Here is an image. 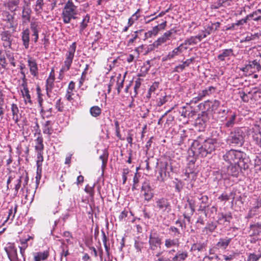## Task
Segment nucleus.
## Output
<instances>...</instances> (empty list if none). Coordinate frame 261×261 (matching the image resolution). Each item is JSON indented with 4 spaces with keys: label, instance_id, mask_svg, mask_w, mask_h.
<instances>
[{
    "label": "nucleus",
    "instance_id": "f03ea898",
    "mask_svg": "<svg viewBox=\"0 0 261 261\" xmlns=\"http://www.w3.org/2000/svg\"><path fill=\"white\" fill-rule=\"evenodd\" d=\"M78 14L77 6L72 0H68L62 9L61 17L64 23H69L72 19H76Z\"/></svg>",
    "mask_w": 261,
    "mask_h": 261
},
{
    "label": "nucleus",
    "instance_id": "aec40b11",
    "mask_svg": "<svg viewBox=\"0 0 261 261\" xmlns=\"http://www.w3.org/2000/svg\"><path fill=\"white\" fill-rule=\"evenodd\" d=\"M168 166V163L167 162L161 163L160 170L159 172V175L157 177V179L158 180L161 181H164L165 178L167 176L166 171L167 169Z\"/></svg>",
    "mask_w": 261,
    "mask_h": 261
},
{
    "label": "nucleus",
    "instance_id": "c03bdc74",
    "mask_svg": "<svg viewBox=\"0 0 261 261\" xmlns=\"http://www.w3.org/2000/svg\"><path fill=\"white\" fill-rule=\"evenodd\" d=\"M206 246L205 243L197 242L194 243L191 248L192 250H197L198 251H202Z\"/></svg>",
    "mask_w": 261,
    "mask_h": 261
},
{
    "label": "nucleus",
    "instance_id": "9d476101",
    "mask_svg": "<svg viewBox=\"0 0 261 261\" xmlns=\"http://www.w3.org/2000/svg\"><path fill=\"white\" fill-rule=\"evenodd\" d=\"M187 257L188 252L187 251H184L182 252L178 251L172 258V259L164 255L163 256L158 259V261H184Z\"/></svg>",
    "mask_w": 261,
    "mask_h": 261
},
{
    "label": "nucleus",
    "instance_id": "b1692460",
    "mask_svg": "<svg viewBox=\"0 0 261 261\" xmlns=\"http://www.w3.org/2000/svg\"><path fill=\"white\" fill-rule=\"evenodd\" d=\"M55 76L49 75L46 81L45 89L46 94L48 97H50V94L52 91L53 88L54 86Z\"/></svg>",
    "mask_w": 261,
    "mask_h": 261
},
{
    "label": "nucleus",
    "instance_id": "052dcab7",
    "mask_svg": "<svg viewBox=\"0 0 261 261\" xmlns=\"http://www.w3.org/2000/svg\"><path fill=\"white\" fill-rule=\"evenodd\" d=\"M6 56L10 64L13 67H15L16 66V64L15 62H14V58L13 54L11 53H9L6 54Z\"/></svg>",
    "mask_w": 261,
    "mask_h": 261
},
{
    "label": "nucleus",
    "instance_id": "1a4fd4ad",
    "mask_svg": "<svg viewBox=\"0 0 261 261\" xmlns=\"http://www.w3.org/2000/svg\"><path fill=\"white\" fill-rule=\"evenodd\" d=\"M149 248L152 250H155L158 247H160L162 244V239L157 233L151 234L149 238Z\"/></svg>",
    "mask_w": 261,
    "mask_h": 261
},
{
    "label": "nucleus",
    "instance_id": "de8ad7c7",
    "mask_svg": "<svg viewBox=\"0 0 261 261\" xmlns=\"http://www.w3.org/2000/svg\"><path fill=\"white\" fill-rule=\"evenodd\" d=\"M197 43L198 42L195 38V37L193 36L188 38H187L181 44H182V46L184 45H194L197 44Z\"/></svg>",
    "mask_w": 261,
    "mask_h": 261
},
{
    "label": "nucleus",
    "instance_id": "c756f323",
    "mask_svg": "<svg viewBox=\"0 0 261 261\" xmlns=\"http://www.w3.org/2000/svg\"><path fill=\"white\" fill-rule=\"evenodd\" d=\"M74 88L75 83L71 81L68 85V88L67 89L66 93L65 95L66 98L67 99V100L69 101H71L73 99L72 96L73 95V90L74 89Z\"/></svg>",
    "mask_w": 261,
    "mask_h": 261
},
{
    "label": "nucleus",
    "instance_id": "58836bf2",
    "mask_svg": "<svg viewBox=\"0 0 261 261\" xmlns=\"http://www.w3.org/2000/svg\"><path fill=\"white\" fill-rule=\"evenodd\" d=\"M23 97L24 99L25 102H28L30 103H32L31 95L29 93V89L27 85H23V88L21 90Z\"/></svg>",
    "mask_w": 261,
    "mask_h": 261
},
{
    "label": "nucleus",
    "instance_id": "4468645a",
    "mask_svg": "<svg viewBox=\"0 0 261 261\" xmlns=\"http://www.w3.org/2000/svg\"><path fill=\"white\" fill-rule=\"evenodd\" d=\"M141 190L143 192L145 199L147 201L153 197V194L151 192V188L149 183L144 182L142 186Z\"/></svg>",
    "mask_w": 261,
    "mask_h": 261
},
{
    "label": "nucleus",
    "instance_id": "774afa93",
    "mask_svg": "<svg viewBox=\"0 0 261 261\" xmlns=\"http://www.w3.org/2000/svg\"><path fill=\"white\" fill-rule=\"evenodd\" d=\"M229 195L226 193H223L219 197L218 199L221 201L226 202L229 199Z\"/></svg>",
    "mask_w": 261,
    "mask_h": 261
},
{
    "label": "nucleus",
    "instance_id": "37998d69",
    "mask_svg": "<svg viewBox=\"0 0 261 261\" xmlns=\"http://www.w3.org/2000/svg\"><path fill=\"white\" fill-rule=\"evenodd\" d=\"M60 248L62 249V251L60 253V260L61 261L63 259V256H65V257L67 256L69 254V253L68 246L67 245H66L65 244H62V245L61 246Z\"/></svg>",
    "mask_w": 261,
    "mask_h": 261
},
{
    "label": "nucleus",
    "instance_id": "a18cd8bd",
    "mask_svg": "<svg viewBox=\"0 0 261 261\" xmlns=\"http://www.w3.org/2000/svg\"><path fill=\"white\" fill-rule=\"evenodd\" d=\"M90 112L93 117H96L100 115L101 113V110L98 106H95L90 108Z\"/></svg>",
    "mask_w": 261,
    "mask_h": 261
},
{
    "label": "nucleus",
    "instance_id": "2f4dec72",
    "mask_svg": "<svg viewBox=\"0 0 261 261\" xmlns=\"http://www.w3.org/2000/svg\"><path fill=\"white\" fill-rule=\"evenodd\" d=\"M260 36H261V32H257L253 34L251 33H248L244 38L241 40L240 42L243 43L244 42H249L252 40H255L259 39Z\"/></svg>",
    "mask_w": 261,
    "mask_h": 261
},
{
    "label": "nucleus",
    "instance_id": "4be33fe9",
    "mask_svg": "<svg viewBox=\"0 0 261 261\" xmlns=\"http://www.w3.org/2000/svg\"><path fill=\"white\" fill-rule=\"evenodd\" d=\"M1 39L4 42L5 47H10L12 44L11 34L8 31H5L1 33Z\"/></svg>",
    "mask_w": 261,
    "mask_h": 261
},
{
    "label": "nucleus",
    "instance_id": "680f3d73",
    "mask_svg": "<svg viewBox=\"0 0 261 261\" xmlns=\"http://www.w3.org/2000/svg\"><path fill=\"white\" fill-rule=\"evenodd\" d=\"M139 182V176L138 175L137 172L135 173L133 178V185L132 187V190H134L136 189V186L138 183Z\"/></svg>",
    "mask_w": 261,
    "mask_h": 261
},
{
    "label": "nucleus",
    "instance_id": "6e6552de",
    "mask_svg": "<svg viewBox=\"0 0 261 261\" xmlns=\"http://www.w3.org/2000/svg\"><path fill=\"white\" fill-rule=\"evenodd\" d=\"M177 32L175 28H173L166 31L160 37H159L154 42V44L158 46L167 42L173 38L174 34Z\"/></svg>",
    "mask_w": 261,
    "mask_h": 261
},
{
    "label": "nucleus",
    "instance_id": "7ed1b4c3",
    "mask_svg": "<svg viewBox=\"0 0 261 261\" xmlns=\"http://www.w3.org/2000/svg\"><path fill=\"white\" fill-rule=\"evenodd\" d=\"M244 155L243 152L234 149H230L223 155V159L231 165H237L241 167L244 164Z\"/></svg>",
    "mask_w": 261,
    "mask_h": 261
},
{
    "label": "nucleus",
    "instance_id": "72a5a7b5",
    "mask_svg": "<svg viewBox=\"0 0 261 261\" xmlns=\"http://www.w3.org/2000/svg\"><path fill=\"white\" fill-rule=\"evenodd\" d=\"M36 145L35 146L36 153L43 152L44 145L43 144V138L38 137L35 140Z\"/></svg>",
    "mask_w": 261,
    "mask_h": 261
},
{
    "label": "nucleus",
    "instance_id": "a19ab883",
    "mask_svg": "<svg viewBox=\"0 0 261 261\" xmlns=\"http://www.w3.org/2000/svg\"><path fill=\"white\" fill-rule=\"evenodd\" d=\"M238 173V170L235 165H230L228 167L227 169V173L228 176H237Z\"/></svg>",
    "mask_w": 261,
    "mask_h": 261
},
{
    "label": "nucleus",
    "instance_id": "79ce46f5",
    "mask_svg": "<svg viewBox=\"0 0 261 261\" xmlns=\"http://www.w3.org/2000/svg\"><path fill=\"white\" fill-rule=\"evenodd\" d=\"M19 0H9L6 5L10 11H15L19 4Z\"/></svg>",
    "mask_w": 261,
    "mask_h": 261
},
{
    "label": "nucleus",
    "instance_id": "6ab92c4d",
    "mask_svg": "<svg viewBox=\"0 0 261 261\" xmlns=\"http://www.w3.org/2000/svg\"><path fill=\"white\" fill-rule=\"evenodd\" d=\"M182 44H180L179 46L175 48L172 51L169 52L168 55L163 58V61L170 60L174 58L176 56L182 52Z\"/></svg>",
    "mask_w": 261,
    "mask_h": 261
},
{
    "label": "nucleus",
    "instance_id": "69168bd1",
    "mask_svg": "<svg viewBox=\"0 0 261 261\" xmlns=\"http://www.w3.org/2000/svg\"><path fill=\"white\" fill-rule=\"evenodd\" d=\"M137 38V32H135L134 34L132 35V38L129 39V40L128 41L127 45L129 46L133 45Z\"/></svg>",
    "mask_w": 261,
    "mask_h": 261
},
{
    "label": "nucleus",
    "instance_id": "423d86ee",
    "mask_svg": "<svg viewBox=\"0 0 261 261\" xmlns=\"http://www.w3.org/2000/svg\"><path fill=\"white\" fill-rule=\"evenodd\" d=\"M155 207L159 211L162 212H169L171 210V204L169 200L164 197L156 199Z\"/></svg>",
    "mask_w": 261,
    "mask_h": 261
},
{
    "label": "nucleus",
    "instance_id": "338daca9",
    "mask_svg": "<svg viewBox=\"0 0 261 261\" xmlns=\"http://www.w3.org/2000/svg\"><path fill=\"white\" fill-rule=\"evenodd\" d=\"M41 173H42V166H37V171H36V181H39L41 177Z\"/></svg>",
    "mask_w": 261,
    "mask_h": 261
},
{
    "label": "nucleus",
    "instance_id": "f3484780",
    "mask_svg": "<svg viewBox=\"0 0 261 261\" xmlns=\"http://www.w3.org/2000/svg\"><path fill=\"white\" fill-rule=\"evenodd\" d=\"M17 205L15 204L14 206L11 205L10 207L8 209L7 212V216L6 219L4 220L3 222V225L9 222V223H11L13 220L15 214L17 212Z\"/></svg>",
    "mask_w": 261,
    "mask_h": 261
},
{
    "label": "nucleus",
    "instance_id": "f257e3e1",
    "mask_svg": "<svg viewBox=\"0 0 261 261\" xmlns=\"http://www.w3.org/2000/svg\"><path fill=\"white\" fill-rule=\"evenodd\" d=\"M218 146V143L216 139L208 138L205 140L202 144H200L198 141H195L192 145L194 152L199 154L202 157L206 156L211 154Z\"/></svg>",
    "mask_w": 261,
    "mask_h": 261
},
{
    "label": "nucleus",
    "instance_id": "39448f33",
    "mask_svg": "<svg viewBox=\"0 0 261 261\" xmlns=\"http://www.w3.org/2000/svg\"><path fill=\"white\" fill-rule=\"evenodd\" d=\"M76 48V44L75 42H73L68 47V51L65 55L64 65L62 66V71H68L70 69L74 57Z\"/></svg>",
    "mask_w": 261,
    "mask_h": 261
},
{
    "label": "nucleus",
    "instance_id": "ea45409f",
    "mask_svg": "<svg viewBox=\"0 0 261 261\" xmlns=\"http://www.w3.org/2000/svg\"><path fill=\"white\" fill-rule=\"evenodd\" d=\"M193 59H187L186 61L184 62V63L182 64L178 65V66H176L175 68V71L176 72H180L182 71L186 67H188L190 65V64L192 63L193 61Z\"/></svg>",
    "mask_w": 261,
    "mask_h": 261
},
{
    "label": "nucleus",
    "instance_id": "864d4df0",
    "mask_svg": "<svg viewBox=\"0 0 261 261\" xmlns=\"http://www.w3.org/2000/svg\"><path fill=\"white\" fill-rule=\"evenodd\" d=\"M36 90H37V94H38L37 101L38 102L39 107L40 109L41 108L43 107V105H42V103L43 101V98L42 97V95L40 93L41 90H40V87H37Z\"/></svg>",
    "mask_w": 261,
    "mask_h": 261
},
{
    "label": "nucleus",
    "instance_id": "a211bd4d",
    "mask_svg": "<svg viewBox=\"0 0 261 261\" xmlns=\"http://www.w3.org/2000/svg\"><path fill=\"white\" fill-rule=\"evenodd\" d=\"M216 88L213 86H210L207 89H204L200 91L198 96L195 97L196 101H200L202 100L205 96H209L215 92Z\"/></svg>",
    "mask_w": 261,
    "mask_h": 261
},
{
    "label": "nucleus",
    "instance_id": "9b49d317",
    "mask_svg": "<svg viewBox=\"0 0 261 261\" xmlns=\"http://www.w3.org/2000/svg\"><path fill=\"white\" fill-rule=\"evenodd\" d=\"M34 239V236L27 235L26 237L20 238L19 242L20 245L18 246L20 249V253L21 256L25 259V251L29 246V242Z\"/></svg>",
    "mask_w": 261,
    "mask_h": 261
},
{
    "label": "nucleus",
    "instance_id": "20e7f679",
    "mask_svg": "<svg viewBox=\"0 0 261 261\" xmlns=\"http://www.w3.org/2000/svg\"><path fill=\"white\" fill-rule=\"evenodd\" d=\"M227 142L232 146H241L244 143V133L240 128H235L227 139Z\"/></svg>",
    "mask_w": 261,
    "mask_h": 261
},
{
    "label": "nucleus",
    "instance_id": "7c9ffc66",
    "mask_svg": "<svg viewBox=\"0 0 261 261\" xmlns=\"http://www.w3.org/2000/svg\"><path fill=\"white\" fill-rule=\"evenodd\" d=\"M237 115L236 113L230 112V115L226 117V122L225 123V126L226 127H232L235 124V120L236 119Z\"/></svg>",
    "mask_w": 261,
    "mask_h": 261
},
{
    "label": "nucleus",
    "instance_id": "ddd939ff",
    "mask_svg": "<svg viewBox=\"0 0 261 261\" xmlns=\"http://www.w3.org/2000/svg\"><path fill=\"white\" fill-rule=\"evenodd\" d=\"M167 24V21H164L163 22L154 27L151 30L148 31L145 33L146 37H151L152 36H156L159 31L161 30L165 29Z\"/></svg>",
    "mask_w": 261,
    "mask_h": 261
},
{
    "label": "nucleus",
    "instance_id": "e433bc0d",
    "mask_svg": "<svg viewBox=\"0 0 261 261\" xmlns=\"http://www.w3.org/2000/svg\"><path fill=\"white\" fill-rule=\"evenodd\" d=\"M124 78V76L122 77L120 75L115 78V83H116V89L118 94L120 93L121 89L123 87Z\"/></svg>",
    "mask_w": 261,
    "mask_h": 261
},
{
    "label": "nucleus",
    "instance_id": "09e8293b",
    "mask_svg": "<svg viewBox=\"0 0 261 261\" xmlns=\"http://www.w3.org/2000/svg\"><path fill=\"white\" fill-rule=\"evenodd\" d=\"M205 103L211 102L212 103L210 109H211L212 111H213L215 113L218 110V108L220 106V104H221L220 102L218 100H214L213 101L207 100V101H205Z\"/></svg>",
    "mask_w": 261,
    "mask_h": 261
},
{
    "label": "nucleus",
    "instance_id": "bf43d9fd",
    "mask_svg": "<svg viewBox=\"0 0 261 261\" xmlns=\"http://www.w3.org/2000/svg\"><path fill=\"white\" fill-rule=\"evenodd\" d=\"M95 184H94L92 186H89L88 185H87L86 187H85V191L89 194L90 195H91V196H93V194H94V188L95 187Z\"/></svg>",
    "mask_w": 261,
    "mask_h": 261
},
{
    "label": "nucleus",
    "instance_id": "e2e57ef3",
    "mask_svg": "<svg viewBox=\"0 0 261 261\" xmlns=\"http://www.w3.org/2000/svg\"><path fill=\"white\" fill-rule=\"evenodd\" d=\"M129 170L128 168L123 169L122 172V184L124 185L127 180V175L129 173Z\"/></svg>",
    "mask_w": 261,
    "mask_h": 261
},
{
    "label": "nucleus",
    "instance_id": "393cba45",
    "mask_svg": "<svg viewBox=\"0 0 261 261\" xmlns=\"http://www.w3.org/2000/svg\"><path fill=\"white\" fill-rule=\"evenodd\" d=\"M21 39L23 45L25 49H28L29 47L30 42V31L28 29H26L21 33Z\"/></svg>",
    "mask_w": 261,
    "mask_h": 261
},
{
    "label": "nucleus",
    "instance_id": "49530a36",
    "mask_svg": "<svg viewBox=\"0 0 261 261\" xmlns=\"http://www.w3.org/2000/svg\"><path fill=\"white\" fill-rule=\"evenodd\" d=\"M256 205L253 207L252 208H251L249 212H248V218H251L254 215H255L256 213V212H257V210L261 206V203L259 202V201L258 200H257L256 201Z\"/></svg>",
    "mask_w": 261,
    "mask_h": 261
},
{
    "label": "nucleus",
    "instance_id": "13d9d810",
    "mask_svg": "<svg viewBox=\"0 0 261 261\" xmlns=\"http://www.w3.org/2000/svg\"><path fill=\"white\" fill-rule=\"evenodd\" d=\"M21 178H22V176H20L19 178L18 179H17L16 181V184H15V187H14V194L15 195H17V194L18 193V190L21 187Z\"/></svg>",
    "mask_w": 261,
    "mask_h": 261
},
{
    "label": "nucleus",
    "instance_id": "cd10ccee",
    "mask_svg": "<svg viewBox=\"0 0 261 261\" xmlns=\"http://www.w3.org/2000/svg\"><path fill=\"white\" fill-rule=\"evenodd\" d=\"M53 108L50 107L43 106L40 108V114L43 119L48 118L52 116Z\"/></svg>",
    "mask_w": 261,
    "mask_h": 261
},
{
    "label": "nucleus",
    "instance_id": "4d7b16f0",
    "mask_svg": "<svg viewBox=\"0 0 261 261\" xmlns=\"http://www.w3.org/2000/svg\"><path fill=\"white\" fill-rule=\"evenodd\" d=\"M261 258V253L259 254L250 253L248 258V261H257Z\"/></svg>",
    "mask_w": 261,
    "mask_h": 261
},
{
    "label": "nucleus",
    "instance_id": "3c124183",
    "mask_svg": "<svg viewBox=\"0 0 261 261\" xmlns=\"http://www.w3.org/2000/svg\"><path fill=\"white\" fill-rule=\"evenodd\" d=\"M159 83L158 82H154L152 85L150 87L148 94H149V96H147V98H150L152 93H154V91L159 88Z\"/></svg>",
    "mask_w": 261,
    "mask_h": 261
},
{
    "label": "nucleus",
    "instance_id": "0e129e2a",
    "mask_svg": "<svg viewBox=\"0 0 261 261\" xmlns=\"http://www.w3.org/2000/svg\"><path fill=\"white\" fill-rule=\"evenodd\" d=\"M176 182L175 183V189L178 192H180L183 187V184L181 180H178L177 178L175 179Z\"/></svg>",
    "mask_w": 261,
    "mask_h": 261
},
{
    "label": "nucleus",
    "instance_id": "603ef678",
    "mask_svg": "<svg viewBox=\"0 0 261 261\" xmlns=\"http://www.w3.org/2000/svg\"><path fill=\"white\" fill-rule=\"evenodd\" d=\"M55 108L58 112H62L64 111V105L63 103L61 101V98L56 101Z\"/></svg>",
    "mask_w": 261,
    "mask_h": 261
},
{
    "label": "nucleus",
    "instance_id": "8fccbe9b",
    "mask_svg": "<svg viewBox=\"0 0 261 261\" xmlns=\"http://www.w3.org/2000/svg\"><path fill=\"white\" fill-rule=\"evenodd\" d=\"M250 14L252 15V18L254 21L261 20V9H257Z\"/></svg>",
    "mask_w": 261,
    "mask_h": 261
},
{
    "label": "nucleus",
    "instance_id": "6e6d98bb",
    "mask_svg": "<svg viewBox=\"0 0 261 261\" xmlns=\"http://www.w3.org/2000/svg\"><path fill=\"white\" fill-rule=\"evenodd\" d=\"M37 153V160H36V165L37 166H42V162L43 161V152H39Z\"/></svg>",
    "mask_w": 261,
    "mask_h": 261
},
{
    "label": "nucleus",
    "instance_id": "dca6fc26",
    "mask_svg": "<svg viewBox=\"0 0 261 261\" xmlns=\"http://www.w3.org/2000/svg\"><path fill=\"white\" fill-rule=\"evenodd\" d=\"M250 69H253V72L259 71L261 70V65L259 61L256 60H254L249 61L248 64L246 65L242 69L243 71H248Z\"/></svg>",
    "mask_w": 261,
    "mask_h": 261
},
{
    "label": "nucleus",
    "instance_id": "f704fd0d",
    "mask_svg": "<svg viewBox=\"0 0 261 261\" xmlns=\"http://www.w3.org/2000/svg\"><path fill=\"white\" fill-rule=\"evenodd\" d=\"M32 11L30 8H23L22 12L23 22L25 23L30 21Z\"/></svg>",
    "mask_w": 261,
    "mask_h": 261
},
{
    "label": "nucleus",
    "instance_id": "473e14b6",
    "mask_svg": "<svg viewBox=\"0 0 261 261\" xmlns=\"http://www.w3.org/2000/svg\"><path fill=\"white\" fill-rule=\"evenodd\" d=\"M90 16L89 14H86L83 18L82 22L80 24V30L79 32L80 34H82L85 29L88 26V24L89 22Z\"/></svg>",
    "mask_w": 261,
    "mask_h": 261
},
{
    "label": "nucleus",
    "instance_id": "a878e982",
    "mask_svg": "<svg viewBox=\"0 0 261 261\" xmlns=\"http://www.w3.org/2000/svg\"><path fill=\"white\" fill-rule=\"evenodd\" d=\"M49 255V250L43 252H38L34 254V261H41L46 260Z\"/></svg>",
    "mask_w": 261,
    "mask_h": 261
},
{
    "label": "nucleus",
    "instance_id": "2eb2a0df",
    "mask_svg": "<svg viewBox=\"0 0 261 261\" xmlns=\"http://www.w3.org/2000/svg\"><path fill=\"white\" fill-rule=\"evenodd\" d=\"M232 217L230 212L227 213H220L218 215V222L223 225L229 223Z\"/></svg>",
    "mask_w": 261,
    "mask_h": 261
},
{
    "label": "nucleus",
    "instance_id": "5701e85b",
    "mask_svg": "<svg viewBox=\"0 0 261 261\" xmlns=\"http://www.w3.org/2000/svg\"><path fill=\"white\" fill-rule=\"evenodd\" d=\"M255 127L258 130V134H255L253 135V139L255 143L261 147V118L258 121H256Z\"/></svg>",
    "mask_w": 261,
    "mask_h": 261
},
{
    "label": "nucleus",
    "instance_id": "c9c22d12",
    "mask_svg": "<svg viewBox=\"0 0 261 261\" xmlns=\"http://www.w3.org/2000/svg\"><path fill=\"white\" fill-rule=\"evenodd\" d=\"M30 29L33 33L32 36H37L41 30L38 22L36 21H32L31 22Z\"/></svg>",
    "mask_w": 261,
    "mask_h": 261
},
{
    "label": "nucleus",
    "instance_id": "f8f14e48",
    "mask_svg": "<svg viewBox=\"0 0 261 261\" xmlns=\"http://www.w3.org/2000/svg\"><path fill=\"white\" fill-rule=\"evenodd\" d=\"M28 63L31 75L34 77L37 76L38 75V67L36 60L29 56Z\"/></svg>",
    "mask_w": 261,
    "mask_h": 261
},
{
    "label": "nucleus",
    "instance_id": "412c9836",
    "mask_svg": "<svg viewBox=\"0 0 261 261\" xmlns=\"http://www.w3.org/2000/svg\"><path fill=\"white\" fill-rule=\"evenodd\" d=\"M179 238H166L164 241V246L167 249H170L172 248L177 247L179 245Z\"/></svg>",
    "mask_w": 261,
    "mask_h": 261
},
{
    "label": "nucleus",
    "instance_id": "0eeeda50",
    "mask_svg": "<svg viewBox=\"0 0 261 261\" xmlns=\"http://www.w3.org/2000/svg\"><path fill=\"white\" fill-rule=\"evenodd\" d=\"M4 250L7 253L10 261L18 260L17 249L14 243L10 242L8 243L4 247Z\"/></svg>",
    "mask_w": 261,
    "mask_h": 261
},
{
    "label": "nucleus",
    "instance_id": "c85d7f7f",
    "mask_svg": "<svg viewBox=\"0 0 261 261\" xmlns=\"http://www.w3.org/2000/svg\"><path fill=\"white\" fill-rule=\"evenodd\" d=\"M231 241V238L225 237L220 238L219 242L217 243V246L221 249H225L227 248Z\"/></svg>",
    "mask_w": 261,
    "mask_h": 261
},
{
    "label": "nucleus",
    "instance_id": "5fc2aeb1",
    "mask_svg": "<svg viewBox=\"0 0 261 261\" xmlns=\"http://www.w3.org/2000/svg\"><path fill=\"white\" fill-rule=\"evenodd\" d=\"M167 96L166 95L161 96L159 99H157V105L161 107L165 104L167 101Z\"/></svg>",
    "mask_w": 261,
    "mask_h": 261
},
{
    "label": "nucleus",
    "instance_id": "4c0bfd02",
    "mask_svg": "<svg viewBox=\"0 0 261 261\" xmlns=\"http://www.w3.org/2000/svg\"><path fill=\"white\" fill-rule=\"evenodd\" d=\"M11 111H12V116H13L12 119L14 120V121L15 122V123H17L18 121V120H19V117H18V112H19L18 108L17 105L12 103L11 105Z\"/></svg>",
    "mask_w": 261,
    "mask_h": 261
},
{
    "label": "nucleus",
    "instance_id": "bb28decb",
    "mask_svg": "<svg viewBox=\"0 0 261 261\" xmlns=\"http://www.w3.org/2000/svg\"><path fill=\"white\" fill-rule=\"evenodd\" d=\"M233 55V51L231 48L225 49L222 50L221 54L218 56V59L221 61H223L226 58H229Z\"/></svg>",
    "mask_w": 261,
    "mask_h": 261
}]
</instances>
